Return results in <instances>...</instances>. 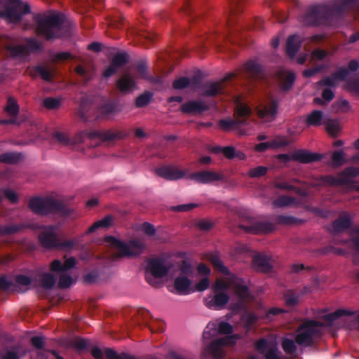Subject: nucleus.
Returning <instances> with one entry per match:
<instances>
[{"label":"nucleus","mask_w":359,"mask_h":359,"mask_svg":"<svg viewBox=\"0 0 359 359\" xmlns=\"http://www.w3.org/2000/svg\"><path fill=\"white\" fill-rule=\"evenodd\" d=\"M116 86L121 93L126 94L135 88V81L130 74H126L117 80Z\"/></svg>","instance_id":"obj_27"},{"label":"nucleus","mask_w":359,"mask_h":359,"mask_svg":"<svg viewBox=\"0 0 359 359\" xmlns=\"http://www.w3.org/2000/svg\"><path fill=\"white\" fill-rule=\"evenodd\" d=\"M26 350L20 351V346H14L9 349L0 352V359H20L27 354Z\"/></svg>","instance_id":"obj_33"},{"label":"nucleus","mask_w":359,"mask_h":359,"mask_svg":"<svg viewBox=\"0 0 359 359\" xmlns=\"http://www.w3.org/2000/svg\"><path fill=\"white\" fill-rule=\"evenodd\" d=\"M268 171V168L265 166H257L249 170L248 175L251 177H260L264 176Z\"/></svg>","instance_id":"obj_61"},{"label":"nucleus","mask_w":359,"mask_h":359,"mask_svg":"<svg viewBox=\"0 0 359 359\" xmlns=\"http://www.w3.org/2000/svg\"><path fill=\"white\" fill-rule=\"evenodd\" d=\"M31 12V8L27 3H24L21 0H9L4 11H0V15L6 18L11 22H20L22 16L29 14Z\"/></svg>","instance_id":"obj_10"},{"label":"nucleus","mask_w":359,"mask_h":359,"mask_svg":"<svg viewBox=\"0 0 359 359\" xmlns=\"http://www.w3.org/2000/svg\"><path fill=\"white\" fill-rule=\"evenodd\" d=\"M251 115V109L247 105H238L234 112V119H221L218 122L219 127L224 131H230L247 124Z\"/></svg>","instance_id":"obj_9"},{"label":"nucleus","mask_w":359,"mask_h":359,"mask_svg":"<svg viewBox=\"0 0 359 359\" xmlns=\"http://www.w3.org/2000/svg\"><path fill=\"white\" fill-rule=\"evenodd\" d=\"M61 102L55 97H47L43 100V105L48 109H55L60 107Z\"/></svg>","instance_id":"obj_60"},{"label":"nucleus","mask_w":359,"mask_h":359,"mask_svg":"<svg viewBox=\"0 0 359 359\" xmlns=\"http://www.w3.org/2000/svg\"><path fill=\"white\" fill-rule=\"evenodd\" d=\"M353 314H355V312L353 311H350L345 309H337L334 312L323 316L321 318L327 323V326H331L333 322L340 317L344 316H353ZM323 324L324 326L323 327L325 326V324Z\"/></svg>","instance_id":"obj_32"},{"label":"nucleus","mask_w":359,"mask_h":359,"mask_svg":"<svg viewBox=\"0 0 359 359\" xmlns=\"http://www.w3.org/2000/svg\"><path fill=\"white\" fill-rule=\"evenodd\" d=\"M153 97V94L149 91H146L141 94L135 99V106L138 108H142L147 106Z\"/></svg>","instance_id":"obj_49"},{"label":"nucleus","mask_w":359,"mask_h":359,"mask_svg":"<svg viewBox=\"0 0 359 359\" xmlns=\"http://www.w3.org/2000/svg\"><path fill=\"white\" fill-rule=\"evenodd\" d=\"M131 34L135 35L137 39L142 43L153 42L155 39V34L147 32L137 28H133Z\"/></svg>","instance_id":"obj_42"},{"label":"nucleus","mask_w":359,"mask_h":359,"mask_svg":"<svg viewBox=\"0 0 359 359\" xmlns=\"http://www.w3.org/2000/svg\"><path fill=\"white\" fill-rule=\"evenodd\" d=\"M320 180L323 183L329 184L330 186H341L347 184V180L345 178L334 177L331 175L322 176Z\"/></svg>","instance_id":"obj_46"},{"label":"nucleus","mask_w":359,"mask_h":359,"mask_svg":"<svg viewBox=\"0 0 359 359\" xmlns=\"http://www.w3.org/2000/svg\"><path fill=\"white\" fill-rule=\"evenodd\" d=\"M323 114L321 111L313 110L308 116L306 123L309 126H319L323 123Z\"/></svg>","instance_id":"obj_35"},{"label":"nucleus","mask_w":359,"mask_h":359,"mask_svg":"<svg viewBox=\"0 0 359 359\" xmlns=\"http://www.w3.org/2000/svg\"><path fill=\"white\" fill-rule=\"evenodd\" d=\"M67 346L80 353L88 348V341L80 337H75L69 341Z\"/></svg>","instance_id":"obj_39"},{"label":"nucleus","mask_w":359,"mask_h":359,"mask_svg":"<svg viewBox=\"0 0 359 359\" xmlns=\"http://www.w3.org/2000/svg\"><path fill=\"white\" fill-rule=\"evenodd\" d=\"M233 289L236 294L242 302L250 297L249 288L245 284H244L243 280L234 283Z\"/></svg>","instance_id":"obj_37"},{"label":"nucleus","mask_w":359,"mask_h":359,"mask_svg":"<svg viewBox=\"0 0 359 359\" xmlns=\"http://www.w3.org/2000/svg\"><path fill=\"white\" fill-rule=\"evenodd\" d=\"M234 74H229L224 80L219 82H209L201 87V95L205 97H215L223 93V84L225 81L234 77Z\"/></svg>","instance_id":"obj_15"},{"label":"nucleus","mask_w":359,"mask_h":359,"mask_svg":"<svg viewBox=\"0 0 359 359\" xmlns=\"http://www.w3.org/2000/svg\"><path fill=\"white\" fill-rule=\"evenodd\" d=\"M278 107L279 101L273 99L269 104L260 105L257 108V114L259 118L273 121L277 114Z\"/></svg>","instance_id":"obj_17"},{"label":"nucleus","mask_w":359,"mask_h":359,"mask_svg":"<svg viewBox=\"0 0 359 359\" xmlns=\"http://www.w3.org/2000/svg\"><path fill=\"white\" fill-rule=\"evenodd\" d=\"M323 158V154L313 153L306 149L296 150L292 156L287 154H280L277 156V158L282 162L287 163L292 160L304 164L320 161Z\"/></svg>","instance_id":"obj_11"},{"label":"nucleus","mask_w":359,"mask_h":359,"mask_svg":"<svg viewBox=\"0 0 359 359\" xmlns=\"http://www.w3.org/2000/svg\"><path fill=\"white\" fill-rule=\"evenodd\" d=\"M285 312L283 309L273 307L269 309L267 311L265 312L264 316L262 317L264 320L271 321L273 320L274 316H276L282 313Z\"/></svg>","instance_id":"obj_62"},{"label":"nucleus","mask_w":359,"mask_h":359,"mask_svg":"<svg viewBox=\"0 0 359 359\" xmlns=\"http://www.w3.org/2000/svg\"><path fill=\"white\" fill-rule=\"evenodd\" d=\"M351 11H359V0H335L332 4L310 6L299 17V20L306 26H332Z\"/></svg>","instance_id":"obj_1"},{"label":"nucleus","mask_w":359,"mask_h":359,"mask_svg":"<svg viewBox=\"0 0 359 359\" xmlns=\"http://www.w3.org/2000/svg\"><path fill=\"white\" fill-rule=\"evenodd\" d=\"M75 265L76 259L73 257L66 259L64 263L59 259H54L50 263V271L59 275L58 287L66 289L72 285V277L67 273V271L74 268Z\"/></svg>","instance_id":"obj_8"},{"label":"nucleus","mask_w":359,"mask_h":359,"mask_svg":"<svg viewBox=\"0 0 359 359\" xmlns=\"http://www.w3.org/2000/svg\"><path fill=\"white\" fill-rule=\"evenodd\" d=\"M341 178H345L347 184L350 182V178L359 176V168L355 167H347L340 174Z\"/></svg>","instance_id":"obj_55"},{"label":"nucleus","mask_w":359,"mask_h":359,"mask_svg":"<svg viewBox=\"0 0 359 359\" xmlns=\"http://www.w3.org/2000/svg\"><path fill=\"white\" fill-rule=\"evenodd\" d=\"M246 76L255 80L263 78L264 74L261 66L254 61H248L244 65Z\"/></svg>","instance_id":"obj_28"},{"label":"nucleus","mask_w":359,"mask_h":359,"mask_svg":"<svg viewBox=\"0 0 359 359\" xmlns=\"http://www.w3.org/2000/svg\"><path fill=\"white\" fill-rule=\"evenodd\" d=\"M187 2L189 0H186ZM229 4V18L228 20L229 26H231L233 23V16L242 11L241 1L242 0H228Z\"/></svg>","instance_id":"obj_36"},{"label":"nucleus","mask_w":359,"mask_h":359,"mask_svg":"<svg viewBox=\"0 0 359 359\" xmlns=\"http://www.w3.org/2000/svg\"><path fill=\"white\" fill-rule=\"evenodd\" d=\"M231 340L229 337L216 339L207 346L206 350L214 358L220 359L224 356L222 347L229 344Z\"/></svg>","instance_id":"obj_21"},{"label":"nucleus","mask_w":359,"mask_h":359,"mask_svg":"<svg viewBox=\"0 0 359 359\" xmlns=\"http://www.w3.org/2000/svg\"><path fill=\"white\" fill-rule=\"evenodd\" d=\"M351 225V221L349 215L347 213H344L332 222V232L337 233L344 231L348 229Z\"/></svg>","instance_id":"obj_29"},{"label":"nucleus","mask_w":359,"mask_h":359,"mask_svg":"<svg viewBox=\"0 0 359 359\" xmlns=\"http://www.w3.org/2000/svg\"><path fill=\"white\" fill-rule=\"evenodd\" d=\"M274 187L276 188L280 189L292 191L301 196H306V195H307V193L304 189H303L300 187H297L293 186L292 184H290L289 183H287L286 182H276L274 184Z\"/></svg>","instance_id":"obj_41"},{"label":"nucleus","mask_w":359,"mask_h":359,"mask_svg":"<svg viewBox=\"0 0 359 359\" xmlns=\"http://www.w3.org/2000/svg\"><path fill=\"white\" fill-rule=\"evenodd\" d=\"M323 322L313 319H304L296 330L294 339L286 337L281 338V347L283 351L289 355H295L297 345L307 348L313 347L323 334Z\"/></svg>","instance_id":"obj_2"},{"label":"nucleus","mask_w":359,"mask_h":359,"mask_svg":"<svg viewBox=\"0 0 359 359\" xmlns=\"http://www.w3.org/2000/svg\"><path fill=\"white\" fill-rule=\"evenodd\" d=\"M111 222L112 217L111 215H106L104 218L95 222L90 226L87 231V233H92L100 228H109L111 225Z\"/></svg>","instance_id":"obj_40"},{"label":"nucleus","mask_w":359,"mask_h":359,"mask_svg":"<svg viewBox=\"0 0 359 359\" xmlns=\"http://www.w3.org/2000/svg\"><path fill=\"white\" fill-rule=\"evenodd\" d=\"M172 266L165 264L161 257L149 258L147 259L145 279L152 287H160L163 285L161 279L170 271Z\"/></svg>","instance_id":"obj_6"},{"label":"nucleus","mask_w":359,"mask_h":359,"mask_svg":"<svg viewBox=\"0 0 359 359\" xmlns=\"http://www.w3.org/2000/svg\"><path fill=\"white\" fill-rule=\"evenodd\" d=\"M229 301V296L226 292L215 293L213 297L210 295L205 297L203 300L204 304L208 309H221L224 308L225 305Z\"/></svg>","instance_id":"obj_18"},{"label":"nucleus","mask_w":359,"mask_h":359,"mask_svg":"<svg viewBox=\"0 0 359 359\" xmlns=\"http://www.w3.org/2000/svg\"><path fill=\"white\" fill-rule=\"evenodd\" d=\"M128 55L124 53H117L112 58L111 63L118 69L127 63Z\"/></svg>","instance_id":"obj_56"},{"label":"nucleus","mask_w":359,"mask_h":359,"mask_svg":"<svg viewBox=\"0 0 359 359\" xmlns=\"http://www.w3.org/2000/svg\"><path fill=\"white\" fill-rule=\"evenodd\" d=\"M214 223L206 219H197L194 222V226L201 231H209L213 227Z\"/></svg>","instance_id":"obj_58"},{"label":"nucleus","mask_w":359,"mask_h":359,"mask_svg":"<svg viewBox=\"0 0 359 359\" xmlns=\"http://www.w3.org/2000/svg\"><path fill=\"white\" fill-rule=\"evenodd\" d=\"M296 79V75L292 72H288L285 74L284 72L280 73V86L282 90L289 91L292 89Z\"/></svg>","instance_id":"obj_30"},{"label":"nucleus","mask_w":359,"mask_h":359,"mask_svg":"<svg viewBox=\"0 0 359 359\" xmlns=\"http://www.w3.org/2000/svg\"><path fill=\"white\" fill-rule=\"evenodd\" d=\"M252 264L259 271L269 272L272 269L269 257L262 253H258L253 256Z\"/></svg>","instance_id":"obj_26"},{"label":"nucleus","mask_w":359,"mask_h":359,"mask_svg":"<svg viewBox=\"0 0 359 359\" xmlns=\"http://www.w3.org/2000/svg\"><path fill=\"white\" fill-rule=\"evenodd\" d=\"M191 179L201 184H208L222 180V175L212 171L202 170L194 172L190 176Z\"/></svg>","instance_id":"obj_22"},{"label":"nucleus","mask_w":359,"mask_h":359,"mask_svg":"<svg viewBox=\"0 0 359 359\" xmlns=\"http://www.w3.org/2000/svg\"><path fill=\"white\" fill-rule=\"evenodd\" d=\"M4 111L7 113L9 116L16 117L18 116L20 107L16 100L13 97H9L7 100V104L4 108Z\"/></svg>","instance_id":"obj_43"},{"label":"nucleus","mask_w":359,"mask_h":359,"mask_svg":"<svg viewBox=\"0 0 359 359\" xmlns=\"http://www.w3.org/2000/svg\"><path fill=\"white\" fill-rule=\"evenodd\" d=\"M217 334H219L217 324L216 323H209L203 331V337L204 339H210L217 336Z\"/></svg>","instance_id":"obj_50"},{"label":"nucleus","mask_w":359,"mask_h":359,"mask_svg":"<svg viewBox=\"0 0 359 359\" xmlns=\"http://www.w3.org/2000/svg\"><path fill=\"white\" fill-rule=\"evenodd\" d=\"M35 71L41 76L43 80L48 82L52 81L53 76L51 72L49 69H46V67L41 65H38L36 67Z\"/></svg>","instance_id":"obj_59"},{"label":"nucleus","mask_w":359,"mask_h":359,"mask_svg":"<svg viewBox=\"0 0 359 359\" xmlns=\"http://www.w3.org/2000/svg\"><path fill=\"white\" fill-rule=\"evenodd\" d=\"M300 41L299 36L296 34L290 36L286 43V54L290 58L294 57L299 50Z\"/></svg>","instance_id":"obj_31"},{"label":"nucleus","mask_w":359,"mask_h":359,"mask_svg":"<svg viewBox=\"0 0 359 359\" xmlns=\"http://www.w3.org/2000/svg\"><path fill=\"white\" fill-rule=\"evenodd\" d=\"M331 159V165L334 168H339L346 163L344 153L341 150L334 151Z\"/></svg>","instance_id":"obj_51"},{"label":"nucleus","mask_w":359,"mask_h":359,"mask_svg":"<svg viewBox=\"0 0 359 359\" xmlns=\"http://www.w3.org/2000/svg\"><path fill=\"white\" fill-rule=\"evenodd\" d=\"M241 229L246 233L253 234L269 233L275 229L273 223L266 221H257L252 219H249L248 224H241Z\"/></svg>","instance_id":"obj_12"},{"label":"nucleus","mask_w":359,"mask_h":359,"mask_svg":"<svg viewBox=\"0 0 359 359\" xmlns=\"http://www.w3.org/2000/svg\"><path fill=\"white\" fill-rule=\"evenodd\" d=\"M321 253L323 254H328L333 253L337 255H344L346 252L345 250L342 248H335L332 245L326 246L321 249Z\"/></svg>","instance_id":"obj_63"},{"label":"nucleus","mask_w":359,"mask_h":359,"mask_svg":"<svg viewBox=\"0 0 359 359\" xmlns=\"http://www.w3.org/2000/svg\"><path fill=\"white\" fill-rule=\"evenodd\" d=\"M201 259L203 260L210 262L217 271L224 274L229 273L228 269L224 265L222 261L221 260L219 252L215 251L203 253L201 255Z\"/></svg>","instance_id":"obj_23"},{"label":"nucleus","mask_w":359,"mask_h":359,"mask_svg":"<svg viewBox=\"0 0 359 359\" xmlns=\"http://www.w3.org/2000/svg\"><path fill=\"white\" fill-rule=\"evenodd\" d=\"M5 49L11 58H18L27 54V47L24 45H6Z\"/></svg>","instance_id":"obj_34"},{"label":"nucleus","mask_w":359,"mask_h":359,"mask_svg":"<svg viewBox=\"0 0 359 359\" xmlns=\"http://www.w3.org/2000/svg\"><path fill=\"white\" fill-rule=\"evenodd\" d=\"M210 286V280L208 277L202 278L198 283H196L194 288L191 289L188 293H194L196 291L203 292L207 290Z\"/></svg>","instance_id":"obj_57"},{"label":"nucleus","mask_w":359,"mask_h":359,"mask_svg":"<svg viewBox=\"0 0 359 359\" xmlns=\"http://www.w3.org/2000/svg\"><path fill=\"white\" fill-rule=\"evenodd\" d=\"M276 222L281 225H294L303 223V220L290 215H279L276 217Z\"/></svg>","instance_id":"obj_44"},{"label":"nucleus","mask_w":359,"mask_h":359,"mask_svg":"<svg viewBox=\"0 0 359 359\" xmlns=\"http://www.w3.org/2000/svg\"><path fill=\"white\" fill-rule=\"evenodd\" d=\"M28 207L34 213L41 216L55 215L67 217L73 211L63 201L52 196L32 197L29 201Z\"/></svg>","instance_id":"obj_5"},{"label":"nucleus","mask_w":359,"mask_h":359,"mask_svg":"<svg viewBox=\"0 0 359 359\" xmlns=\"http://www.w3.org/2000/svg\"><path fill=\"white\" fill-rule=\"evenodd\" d=\"M191 280L185 277L181 276V294H189L188 292L194 288V287H191Z\"/></svg>","instance_id":"obj_64"},{"label":"nucleus","mask_w":359,"mask_h":359,"mask_svg":"<svg viewBox=\"0 0 359 359\" xmlns=\"http://www.w3.org/2000/svg\"><path fill=\"white\" fill-rule=\"evenodd\" d=\"M95 114L96 111L93 108L90 99L86 97H82L78 111V116L80 119L83 122L89 121L93 118H95Z\"/></svg>","instance_id":"obj_19"},{"label":"nucleus","mask_w":359,"mask_h":359,"mask_svg":"<svg viewBox=\"0 0 359 359\" xmlns=\"http://www.w3.org/2000/svg\"><path fill=\"white\" fill-rule=\"evenodd\" d=\"M41 245L46 249H56L58 248L59 238L55 233L54 226H45L38 236Z\"/></svg>","instance_id":"obj_14"},{"label":"nucleus","mask_w":359,"mask_h":359,"mask_svg":"<svg viewBox=\"0 0 359 359\" xmlns=\"http://www.w3.org/2000/svg\"><path fill=\"white\" fill-rule=\"evenodd\" d=\"M22 155L16 152H6L0 155V162L8 164H15L20 161Z\"/></svg>","instance_id":"obj_45"},{"label":"nucleus","mask_w":359,"mask_h":359,"mask_svg":"<svg viewBox=\"0 0 359 359\" xmlns=\"http://www.w3.org/2000/svg\"><path fill=\"white\" fill-rule=\"evenodd\" d=\"M209 109V107L202 101H189L181 105V111L185 114H201Z\"/></svg>","instance_id":"obj_24"},{"label":"nucleus","mask_w":359,"mask_h":359,"mask_svg":"<svg viewBox=\"0 0 359 359\" xmlns=\"http://www.w3.org/2000/svg\"><path fill=\"white\" fill-rule=\"evenodd\" d=\"M296 199L294 197L292 196H280L277 199H276L273 204L274 206L278 208L281 207H285V206H290L294 203Z\"/></svg>","instance_id":"obj_53"},{"label":"nucleus","mask_w":359,"mask_h":359,"mask_svg":"<svg viewBox=\"0 0 359 359\" xmlns=\"http://www.w3.org/2000/svg\"><path fill=\"white\" fill-rule=\"evenodd\" d=\"M22 224H10L6 226L0 225V235H11L18 233L25 228Z\"/></svg>","instance_id":"obj_47"},{"label":"nucleus","mask_w":359,"mask_h":359,"mask_svg":"<svg viewBox=\"0 0 359 359\" xmlns=\"http://www.w3.org/2000/svg\"><path fill=\"white\" fill-rule=\"evenodd\" d=\"M255 348L265 359H282L277 345L270 346L269 341L265 338L258 339L255 343Z\"/></svg>","instance_id":"obj_13"},{"label":"nucleus","mask_w":359,"mask_h":359,"mask_svg":"<svg viewBox=\"0 0 359 359\" xmlns=\"http://www.w3.org/2000/svg\"><path fill=\"white\" fill-rule=\"evenodd\" d=\"M119 111L120 109L117 102L114 100H107L97 109L95 118H108L111 115H114Z\"/></svg>","instance_id":"obj_20"},{"label":"nucleus","mask_w":359,"mask_h":359,"mask_svg":"<svg viewBox=\"0 0 359 359\" xmlns=\"http://www.w3.org/2000/svg\"><path fill=\"white\" fill-rule=\"evenodd\" d=\"M138 318H141L145 326L148 327L151 332H162L165 330V323L161 320H155L152 324H149V320L151 318L150 311L142 308L137 311Z\"/></svg>","instance_id":"obj_16"},{"label":"nucleus","mask_w":359,"mask_h":359,"mask_svg":"<svg viewBox=\"0 0 359 359\" xmlns=\"http://www.w3.org/2000/svg\"><path fill=\"white\" fill-rule=\"evenodd\" d=\"M128 136V134L122 131L112 130L100 131V130H82L77 133L73 137H70L67 134L57 131L53 133V138L65 146L75 145L83 143L86 137L90 140L100 139L102 141H112L114 140L124 139Z\"/></svg>","instance_id":"obj_4"},{"label":"nucleus","mask_w":359,"mask_h":359,"mask_svg":"<svg viewBox=\"0 0 359 359\" xmlns=\"http://www.w3.org/2000/svg\"><path fill=\"white\" fill-rule=\"evenodd\" d=\"M104 353L107 359H137L135 356L126 353L118 354L111 348H105Z\"/></svg>","instance_id":"obj_48"},{"label":"nucleus","mask_w":359,"mask_h":359,"mask_svg":"<svg viewBox=\"0 0 359 359\" xmlns=\"http://www.w3.org/2000/svg\"><path fill=\"white\" fill-rule=\"evenodd\" d=\"M34 22L36 34L46 41L61 39L70 32V27L62 14L38 13L34 15Z\"/></svg>","instance_id":"obj_3"},{"label":"nucleus","mask_w":359,"mask_h":359,"mask_svg":"<svg viewBox=\"0 0 359 359\" xmlns=\"http://www.w3.org/2000/svg\"><path fill=\"white\" fill-rule=\"evenodd\" d=\"M105 241L118 250L120 257H135L140 255L146 248L145 243L137 239H132L129 244L116 238L112 236H107Z\"/></svg>","instance_id":"obj_7"},{"label":"nucleus","mask_w":359,"mask_h":359,"mask_svg":"<svg viewBox=\"0 0 359 359\" xmlns=\"http://www.w3.org/2000/svg\"><path fill=\"white\" fill-rule=\"evenodd\" d=\"M156 174L167 180L180 179V169L174 165H168L155 169Z\"/></svg>","instance_id":"obj_25"},{"label":"nucleus","mask_w":359,"mask_h":359,"mask_svg":"<svg viewBox=\"0 0 359 359\" xmlns=\"http://www.w3.org/2000/svg\"><path fill=\"white\" fill-rule=\"evenodd\" d=\"M284 299L287 306L293 307L299 303V295L292 290H287L284 294Z\"/></svg>","instance_id":"obj_52"},{"label":"nucleus","mask_w":359,"mask_h":359,"mask_svg":"<svg viewBox=\"0 0 359 359\" xmlns=\"http://www.w3.org/2000/svg\"><path fill=\"white\" fill-rule=\"evenodd\" d=\"M323 124L327 133L332 137H337L341 130V127L338 121L332 118H325Z\"/></svg>","instance_id":"obj_38"},{"label":"nucleus","mask_w":359,"mask_h":359,"mask_svg":"<svg viewBox=\"0 0 359 359\" xmlns=\"http://www.w3.org/2000/svg\"><path fill=\"white\" fill-rule=\"evenodd\" d=\"M41 282L43 288L50 290L52 289L55 284V278L52 273H45L41 277Z\"/></svg>","instance_id":"obj_54"}]
</instances>
